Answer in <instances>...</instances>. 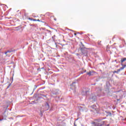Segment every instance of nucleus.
I'll return each mask as SVG.
<instances>
[{"label": "nucleus", "mask_w": 126, "mask_h": 126, "mask_svg": "<svg viewBox=\"0 0 126 126\" xmlns=\"http://www.w3.org/2000/svg\"><path fill=\"white\" fill-rule=\"evenodd\" d=\"M74 35H76V33H75Z\"/></svg>", "instance_id": "nucleus-19"}, {"label": "nucleus", "mask_w": 126, "mask_h": 126, "mask_svg": "<svg viewBox=\"0 0 126 126\" xmlns=\"http://www.w3.org/2000/svg\"><path fill=\"white\" fill-rule=\"evenodd\" d=\"M74 126H76V125L75 124V123H74Z\"/></svg>", "instance_id": "nucleus-15"}, {"label": "nucleus", "mask_w": 126, "mask_h": 126, "mask_svg": "<svg viewBox=\"0 0 126 126\" xmlns=\"http://www.w3.org/2000/svg\"><path fill=\"white\" fill-rule=\"evenodd\" d=\"M10 85H11V84H10L9 85V86H8L7 88H9V86H10Z\"/></svg>", "instance_id": "nucleus-12"}, {"label": "nucleus", "mask_w": 126, "mask_h": 126, "mask_svg": "<svg viewBox=\"0 0 126 126\" xmlns=\"http://www.w3.org/2000/svg\"><path fill=\"white\" fill-rule=\"evenodd\" d=\"M76 56H79V54H78V53H77V54H76Z\"/></svg>", "instance_id": "nucleus-14"}, {"label": "nucleus", "mask_w": 126, "mask_h": 126, "mask_svg": "<svg viewBox=\"0 0 126 126\" xmlns=\"http://www.w3.org/2000/svg\"><path fill=\"white\" fill-rule=\"evenodd\" d=\"M107 51H108V48H107Z\"/></svg>", "instance_id": "nucleus-18"}, {"label": "nucleus", "mask_w": 126, "mask_h": 126, "mask_svg": "<svg viewBox=\"0 0 126 126\" xmlns=\"http://www.w3.org/2000/svg\"><path fill=\"white\" fill-rule=\"evenodd\" d=\"M81 51L83 55L84 56H87V51L85 50V48H81Z\"/></svg>", "instance_id": "nucleus-3"}, {"label": "nucleus", "mask_w": 126, "mask_h": 126, "mask_svg": "<svg viewBox=\"0 0 126 126\" xmlns=\"http://www.w3.org/2000/svg\"><path fill=\"white\" fill-rule=\"evenodd\" d=\"M95 73H96V72L94 71H90L89 72H87V74L88 75H89V76H91L92 75H94V74H95Z\"/></svg>", "instance_id": "nucleus-4"}, {"label": "nucleus", "mask_w": 126, "mask_h": 126, "mask_svg": "<svg viewBox=\"0 0 126 126\" xmlns=\"http://www.w3.org/2000/svg\"><path fill=\"white\" fill-rule=\"evenodd\" d=\"M36 21H38L39 22H40V21H40V20H39V19H37V20H36Z\"/></svg>", "instance_id": "nucleus-13"}, {"label": "nucleus", "mask_w": 126, "mask_h": 126, "mask_svg": "<svg viewBox=\"0 0 126 126\" xmlns=\"http://www.w3.org/2000/svg\"><path fill=\"white\" fill-rule=\"evenodd\" d=\"M43 109L44 111H48V110L50 109V105L48 102H46L43 106Z\"/></svg>", "instance_id": "nucleus-2"}, {"label": "nucleus", "mask_w": 126, "mask_h": 126, "mask_svg": "<svg viewBox=\"0 0 126 126\" xmlns=\"http://www.w3.org/2000/svg\"><path fill=\"white\" fill-rule=\"evenodd\" d=\"M72 87H74V88H76V86H75V82H74L71 85Z\"/></svg>", "instance_id": "nucleus-7"}, {"label": "nucleus", "mask_w": 126, "mask_h": 126, "mask_svg": "<svg viewBox=\"0 0 126 126\" xmlns=\"http://www.w3.org/2000/svg\"><path fill=\"white\" fill-rule=\"evenodd\" d=\"M54 20H55V21H57V18H54Z\"/></svg>", "instance_id": "nucleus-10"}, {"label": "nucleus", "mask_w": 126, "mask_h": 126, "mask_svg": "<svg viewBox=\"0 0 126 126\" xmlns=\"http://www.w3.org/2000/svg\"><path fill=\"white\" fill-rule=\"evenodd\" d=\"M49 32H51V31H48Z\"/></svg>", "instance_id": "nucleus-17"}, {"label": "nucleus", "mask_w": 126, "mask_h": 126, "mask_svg": "<svg viewBox=\"0 0 126 126\" xmlns=\"http://www.w3.org/2000/svg\"><path fill=\"white\" fill-rule=\"evenodd\" d=\"M30 20H32V21H37V20L36 19H32V18H29V19Z\"/></svg>", "instance_id": "nucleus-8"}, {"label": "nucleus", "mask_w": 126, "mask_h": 126, "mask_svg": "<svg viewBox=\"0 0 126 126\" xmlns=\"http://www.w3.org/2000/svg\"><path fill=\"white\" fill-rule=\"evenodd\" d=\"M122 65H123V67H122L120 69H118L117 71H114L113 72V73H119V72H120V71H121V70H123V69H124L125 68V67H126V63L125 64Z\"/></svg>", "instance_id": "nucleus-1"}, {"label": "nucleus", "mask_w": 126, "mask_h": 126, "mask_svg": "<svg viewBox=\"0 0 126 126\" xmlns=\"http://www.w3.org/2000/svg\"><path fill=\"white\" fill-rule=\"evenodd\" d=\"M126 58H124L123 59H121V62L122 63H124V62H126Z\"/></svg>", "instance_id": "nucleus-6"}, {"label": "nucleus", "mask_w": 126, "mask_h": 126, "mask_svg": "<svg viewBox=\"0 0 126 126\" xmlns=\"http://www.w3.org/2000/svg\"><path fill=\"white\" fill-rule=\"evenodd\" d=\"M123 42H124L125 45H126V40H125V39L123 40Z\"/></svg>", "instance_id": "nucleus-11"}, {"label": "nucleus", "mask_w": 126, "mask_h": 126, "mask_svg": "<svg viewBox=\"0 0 126 126\" xmlns=\"http://www.w3.org/2000/svg\"><path fill=\"white\" fill-rule=\"evenodd\" d=\"M92 124L94 125L93 126H99V124L95 122H93Z\"/></svg>", "instance_id": "nucleus-5"}, {"label": "nucleus", "mask_w": 126, "mask_h": 126, "mask_svg": "<svg viewBox=\"0 0 126 126\" xmlns=\"http://www.w3.org/2000/svg\"><path fill=\"white\" fill-rule=\"evenodd\" d=\"M3 119H0V121H2Z\"/></svg>", "instance_id": "nucleus-16"}, {"label": "nucleus", "mask_w": 126, "mask_h": 126, "mask_svg": "<svg viewBox=\"0 0 126 126\" xmlns=\"http://www.w3.org/2000/svg\"><path fill=\"white\" fill-rule=\"evenodd\" d=\"M7 53H11V52L9 51H8L5 52V55H6V56H7Z\"/></svg>", "instance_id": "nucleus-9"}]
</instances>
